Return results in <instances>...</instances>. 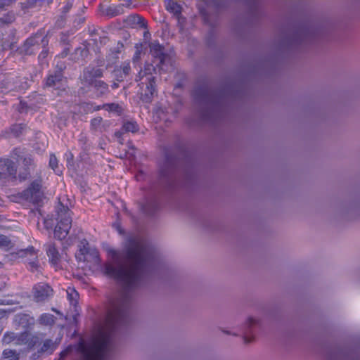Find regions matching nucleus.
Segmentation results:
<instances>
[{
	"label": "nucleus",
	"mask_w": 360,
	"mask_h": 360,
	"mask_svg": "<svg viewBox=\"0 0 360 360\" xmlns=\"http://www.w3.org/2000/svg\"><path fill=\"white\" fill-rule=\"evenodd\" d=\"M72 4L68 1L67 4L64 6V11L63 13H65L69 11L70 8H71Z\"/></svg>",
	"instance_id": "37998d69"
},
{
	"label": "nucleus",
	"mask_w": 360,
	"mask_h": 360,
	"mask_svg": "<svg viewBox=\"0 0 360 360\" xmlns=\"http://www.w3.org/2000/svg\"><path fill=\"white\" fill-rule=\"evenodd\" d=\"M65 68V65L63 64L60 65L59 67L60 71L55 72L53 75H49L46 79L45 85L46 86H53L56 85L57 83L60 82L63 79V74L62 71Z\"/></svg>",
	"instance_id": "4468645a"
},
{
	"label": "nucleus",
	"mask_w": 360,
	"mask_h": 360,
	"mask_svg": "<svg viewBox=\"0 0 360 360\" xmlns=\"http://www.w3.org/2000/svg\"><path fill=\"white\" fill-rule=\"evenodd\" d=\"M15 321L25 328H29L34 323V318L26 314H17Z\"/></svg>",
	"instance_id": "f3484780"
},
{
	"label": "nucleus",
	"mask_w": 360,
	"mask_h": 360,
	"mask_svg": "<svg viewBox=\"0 0 360 360\" xmlns=\"http://www.w3.org/2000/svg\"><path fill=\"white\" fill-rule=\"evenodd\" d=\"M70 210L61 202L56 207L57 224L54 229V236L58 240L64 239L68 234L72 226Z\"/></svg>",
	"instance_id": "423d86ee"
},
{
	"label": "nucleus",
	"mask_w": 360,
	"mask_h": 360,
	"mask_svg": "<svg viewBox=\"0 0 360 360\" xmlns=\"http://www.w3.org/2000/svg\"><path fill=\"white\" fill-rule=\"evenodd\" d=\"M46 255L49 257V262L53 265H58L60 261V254L54 244H49L46 248Z\"/></svg>",
	"instance_id": "ddd939ff"
},
{
	"label": "nucleus",
	"mask_w": 360,
	"mask_h": 360,
	"mask_svg": "<svg viewBox=\"0 0 360 360\" xmlns=\"http://www.w3.org/2000/svg\"><path fill=\"white\" fill-rule=\"evenodd\" d=\"M87 32L91 37H93L96 34L97 30L94 25H89L87 27Z\"/></svg>",
	"instance_id": "e433bc0d"
},
{
	"label": "nucleus",
	"mask_w": 360,
	"mask_h": 360,
	"mask_svg": "<svg viewBox=\"0 0 360 360\" xmlns=\"http://www.w3.org/2000/svg\"><path fill=\"white\" fill-rule=\"evenodd\" d=\"M60 340L61 338H57L54 342L50 339L45 340L40 349V352L52 354L58 347Z\"/></svg>",
	"instance_id": "dca6fc26"
},
{
	"label": "nucleus",
	"mask_w": 360,
	"mask_h": 360,
	"mask_svg": "<svg viewBox=\"0 0 360 360\" xmlns=\"http://www.w3.org/2000/svg\"><path fill=\"white\" fill-rule=\"evenodd\" d=\"M42 179L41 177L32 181L27 188L23 190L20 196L24 200L29 202L34 205H39L42 201L43 192Z\"/></svg>",
	"instance_id": "6e6552de"
},
{
	"label": "nucleus",
	"mask_w": 360,
	"mask_h": 360,
	"mask_svg": "<svg viewBox=\"0 0 360 360\" xmlns=\"http://www.w3.org/2000/svg\"><path fill=\"white\" fill-rule=\"evenodd\" d=\"M84 18L79 19V23H84Z\"/></svg>",
	"instance_id": "de8ad7c7"
},
{
	"label": "nucleus",
	"mask_w": 360,
	"mask_h": 360,
	"mask_svg": "<svg viewBox=\"0 0 360 360\" xmlns=\"http://www.w3.org/2000/svg\"><path fill=\"white\" fill-rule=\"evenodd\" d=\"M128 313L126 309L120 307H113L108 311L105 316V328L106 330L101 332L91 345L83 340H80L79 342L84 343L93 356L103 360V352L107 349L112 335L120 326L128 321Z\"/></svg>",
	"instance_id": "20e7f679"
},
{
	"label": "nucleus",
	"mask_w": 360,
	"mask_h": 360,
	"mask_svg": "<svg viewBox=\"0 0 360 360\" xmlns=\"http://www.w3.org/2000/svg\"><path fill=\"white\" fill-rule=\"evenodd\" d=\"M130 70V63L129 62H124L121 65L120 68L116 70V76L120 77V80H122L123 77H127L129 74Z\"/></svg>",
	"instance_id": "5701e85b"
},
{
	"label": "nucleus",
	"mask_w": 360,
	"mask_h": 360,
	"mask_svg": "<svg viewBox=\"0 0 360 360\" xmlns=\"http://www.w3.org/2000/svg\"><path fill=\"white\" fill-rule=\"evenodd\" d=\"M134 6H136L132 5V1H128L127 5L123 4L105 5L103 3H100L98 10L102 15L108 18H113L122 14L124 12V7L130 8Z\"/></svg>",
	"instance_id": "9d476101"
},
{
	"label": "nucleus",
	"mask_w": 360,
	"mask_h": 360,
	"mask_svg": "<svg viewBox=\"0 0 360 360\" xmlns=\"http://www.w3.org/2000/svg\"><path fill=\"white\" fill-rule=\"evenodd\" d=\"M49 165L56 174L60 175L62 174V171L58 168V160L54 154L50 155Z\"/></svg>",
	"instance_id": "a878e982"
},
{
	"label": "nucleus",
	"mask_w": 360,
	"mask_h": 360,
	"mask_svg": "<svg viewBox=\"0 0 360 360\" xmlns=\"http://www.w3.org/2000/svg\"><path fill=\"white\" fill-rule=\"evenodd\" d=\"M68 52H69V49L68 48H65L64 49V50L58 55L60 58H65L68 56Z\"/></svg>",
	"instance_id": "79ce46f5"
},
{
	"label": "nucleus",
	"mask_w": 360,
	"mask_h": 360,
	"mask_svg": "<svg viewBox=\"0 0 360 360\" xmlns=\"http://www.w3.org/2000/svg\"><path fill=\"white\" fill-rule=\"evenodd\" d=\"M67 298L70 304L73 307H76L78 304L79 295L78 292L72 287H68L66 290Z\"/></svg>",
	"instance_id": "6ab92c4d"
},
{
	"label": "nucleus",
	"mask_w": 360,
	"mask_h": 360,
	"mask_svg": "<svg viewBox=\"0 0 360 360\" xmlns=\"http://www.w3.org/2000/svg\"><path fill=\"white\" fill-rule=\"evenodd\" d=\"M55 316L49 313L42 314L39 318V323L44 326H52L55 323Z\"/></svg>",
	"instance_id": "412c9836"
},
{
	"label": "nucleus",
	"mask_w": 360,
	"mask_h": 360,
	"mask_svg": "<svg viewBox=\"0 0 360 360\" xmlns=\"http://www.w3.org/2000/svg\"><path fill=\"white\" fill-rule=\"evenodd\" d=\"M3 304V302H0V304Z\"/></svg>",
	"instance_id": "3c124183"
},
{
	"label": "nucleus",
	"mask_w": 360,
	"mask_h": 360,
	"mask_svg": "<svg viewBox=\"0 0 360 360\" xmlns=\"http://www.w3.org/2000/svg\"><path fill=\"white\" fill-rule=\"evenodd\" d=\"M84 105L85 108H86L88 110H91V112L94 111H98L101 109H104V104L103 105H94L93 103H84Z\"/></svg>",
	"instance_id": "473e14b6"
},
{
	"label": "nucleus",
	"mask_w": 360,
	"mask_h": 360,
	"mask_svg": "<svg viewBox=\"0 0 360 360\" xmlns=\"http://www.w3.org/2000/svg\"><path fill=\"white\" fill-rule=\"evenodd\" d=\"M103 77V70L95 67H86L81 77L82 83L89 86H94L96 91V97H101L108 91V85L97 78Z\"/></svg>",
	"instance_id": "39448f33"
},
{
	"label": "nucleus",
	"mask_w": 360,
	"mask_h": 360,
	"mask_svg": "<svg viewBox=\"0 0 360 360\" xmlns=\"http://www.w3.org/2000/svg\"><path fill=\"white\" fill-rule=\"evenodd\" d=\"M122 129L126 132H136L139 130V126L136 122L127 121L122 125Z\"/></svg>",
	"instance_id": "bb28decb"
},
{
	"label": "nucleus",
	"mask_w": 360,
	"mask_h": 360,
	"mask_svg": "<svg viewBox=\"0 0 360 360\" xmlns=\"http://www.w3.org/2000/svg\"><path fill=\"white\" fill-rule=\"evenodd\" d=\"M73 350V346L70 345L63 349L59 354V360H64Z\"/></svg>",
	"instance_id": "2f4dec72"
},
{
	"label": "nucleus",
	"mask_w": 360,
	"mask_h": 360,
	"mask_svg": "<svg viewBox=\"0 0 360 360\" xmlns=\"http://www.w3.org/2000/svg\"><path fill=\"white\" fill-rule=\"evenodd\" d=\"M89 53V51L86 46L78 47L75 50L74 60L77 61L79 60H84Z\"/></svg>",
	"instance_id": "4be33fe9"
},
{
	"label": "nucleus",
	"mask_w": 360,
	"mask_h": 360,
	"mask_svg": "<svg viewBox=\"0 0 360 360\" xmlns=\"http://www.w3.org/2000/svg\"><path fill=\"white\" fill-rule=\"evenodd\" d=\"M30 334L28 333H22L20 334V338H19V340H21L22 341L27 340Z\"/></svg>",
	"instance_id": "ea45409f"
},
{
	"label": "nucleus",
	"mask_w": 360,
	"mask_h": 360,
	"mask_svg": "<svg viewBox=\"0 0 360 360\" xmlns=\"http://www.w3.org/2000/svg\"><path fill=\"white\" fill-rule=\"evenodd\" d=\"M211 94V90L205 85L196 88L194 91V96L196 99H207Z\"/></svg>",
	"instance_id": "a211bd4d"
},
{
	"label": "nucleus",
	"mask_w": 360,
	"mask_h": 360,
	"mask_svg": "<svg viewBox=\"0 0 360 360\" xmlns=\"http://www.w3.org/2000/svg\"><path fill=\"white\" fill-rule=\"evenodd\" d=\"M121 135H122V132H120V131H117V132H115V136H116L117 138H120Z\"/></svg>",
	"instance_id": "a18cd8bd"
},
{
	"label": "nucleus",
	"mask_w": 360,
	"mask_h": 360,
	"mask_svg": "<svg viewBox=\"0 0 360 360\" xmlns=\"http://www.w3.org/2000/svg\"><path fill=\"white\" fill-rule=\"evenodd\" d=\"M155 251L151 246L139 240L131 239L126 249L127 259L133 262L130 269L115 267L110 264H105L103 274L123 283L127 287H131L140 279L142 269L155 260Z\"/></svg>",
	"instance_id": "f257e3e1"
},
{
	"label": "nucleus",
	"mask_w": 360,
	"mask_h": 360,
	"mask_svg": "<svg viewBox=\"0 0 360 360\" xmlns=\"http://www.w3.org/2000/svg\"><path fill=\"white\" fill-rule=\"evenodd\" d=\"M165 8L179 21L181 18L182 7L178 1H166Z\"/></svg>",
	"instance_id": "2eb2a0df"
},
{
	"label": "nucleus",
	"mask_w": 360,
	"mask_h": 360,
	"mask_svg": "<svg viewBox=\"0 0 360 360\" xmlns=\"http://www.w3.org/2000/svg\"><path fill=\"white\" fill-rule=\"evenodd\" d=\"M19 354L12 349H6L3 351V360H18Z\"/></svg>",
	"instance_id": "cd10ccee"
},
{
	"label": "nucleus",
	"mask_w": 360,
	"mask_h": 360,
	"mask_svg": "<svg viewBox=\"0 0 360 360\" xmlns=\"http://www.w3.org/2000/svg\"><path fill=\"white\" fill-rule=\"evenodd\" d=\"M49 51L47 49H44L39 55V58H45L48 56Z\"/></svg>",
	"instance_id": "58836bf2"
},
{
	"label": "nucleus",
	"mask_w": 360,
	"mask_h": 360,
	"mask_svg": "<svg viewBox=\"0 0 360 360\" xmlns=\"http://www.w3.org/2000/svg\"><path fill=\"white\" fill-rule=\"evenodd\" d=\"M15 335L14 333H6L3 336V342L5 343H10L15 340Z\"/></svg>",
	"instance_id": "f704fd0d"
},
{
	"label": "nucleus",
	"mask_w": 360,
	"mask_h": 360,
	"mask_svg": "<svg viewBox=\"0 0 360 360\" xmlns=\"http://www.w3.org/2000/svg\"><path fill=\"white\" fill-rule=\"evenodd\" d=\"M10 245V240L6 236L0 234V248H8Z\"/></svg>",
	"instance_id": "72a5a7b5"
},
{
	"label": "nucleus",
	"mask_w": 360,
	"mask_h": 360,
	"mask_svg": "<svg viewBox=\"0 0 360 360\" xmlns=\"http://www.w3.org/2000/svg\"><path fill=\"white\" fill-rule=\"evenodd\" d=\"M150 53L153 57V63H146L143 69H141L136 78V82L141 84H146V91L144 97L150 101L156 92L155 77L156 70L160 74L162 72L168 71L167 62L169 60L167 54L165 52V47L158 41H155L149 44Z\"/></svg>",
	"instance_id": "7ed1b4c3"
},
{
	"label": "nucleus",
	"mask_w": 360,
	"mask_h": 360,
	"mask_svg": "<svg viewBox=\"0 0 360 360\" xmlns=\"http://www.w3.org/2000/svg\"><path fill=\"white\" fill-rule=\"evenodd\" d=\"M75 257L78 262L86 263L89 269L98 266L101 263L99 252L96 248L90 247L86 239L81 240Z\"/></svg>",
	"instance_id": "0eeeda50"
},
{
	"label": "nucleus",
	"mask_w": 360,
	"mask_h": 360,
	"mask_svg": "<svg viewBox=\"0 0 360 360\" xmlns=\"http://www.w3.org/2000/svg\"><path fill=\"white\" fill-rule=\"evenodd\" d=\"M247 323L250 327H252L256 323V320L252 317H249L247 320Z\"/></svg>",
	"instance_id": "4c0bfd02"
},
{
	"label": "nucleus",
	"mask_w": 360,
	"mask_h": 360,
	"mask_svg": "<svg viewBox=\"0 0 360 360\" xmlns=\"http://www.w3.org/2000/svg\"><path fill=\"white\" fill-rule=\"evenodd\" d=\"M6 311L5 310L0 309V316L3 317L6 315Z\"/></svg>",
	"instance_id": "c03bdc74"
},
{
	"label": "nucleus",
	"mask_w": 360,
	"mask_h": 360,
	"mask_svg": "<svg viewBox=\"0 0 360 360\" xmlns=\"http://www.w3.org/2000/svg\"><path fill=\"white\" fill-rule=\"evenodd\" d=\"M24 128L25 124H15L11 127L10 130L14 136L18 137L22 134Z\"/></svg>",
	"instance_id": "c85d7f7f"
},
{
	"label": "nucleus",
	"mask_w": 360,
	"mask_h": 360,
	"mask_svg": "<svg viewBox=\"0 0 360 360\" xmlns=\"http://www.w3.org/2000/svg\"><path fill=\"white\" fill-rule=\"evenodd\" d=\"M28 4H30V6H32L34 3L37 1H27Z\"/></svg>",
	"instance_id": "49530a36"
},
{
	"label": "nucleus",
	"mask_w": 360,
	"mask_h": 360,
	"mask_svg": "<svg viewBox=\"0 0 360 360\" xmlns=\"http://www.w3.org/2000/svg\"><path fill=\"white\" fill-rule=\"evenodd\" d=\"M205 5L202 6L201 4L198 5V8L199 9V12L200 15L202 16L203 21L205 24L209 23V15L207 12L206 11V8L208 7L210 1H204ZM214 3H219L220 1H213Z\"/></svg>",
	"instance_id": "393cba45"
},
{
	"label": "nucleus",
	"mask_w": 360,
	"mask_h": 360,
	"mask_svg": "<svg viewBox=\"0 0 360 360\" xmlns=\"http://www.w3.org/2000/svg\"><path fill=\"white\" fill-rule=\"evenodd\" d=\"M4 4H0V9L1 10L4 8Z\"/></svg>",
	"instance_id": "09e8293b"
},
{
	"label": "nucleus",
	"mask_w": 360,
	"mask_h": 360,
	"mask_svg": "<svg viewBox=\"0 0 360 360\" xmlns=\"http://www.w3.org/2000/svg\"><path fill=\"white\" fill-rule=\"evenodd\" d=\"M255 339V337L252 335L251 337H248V335H244L243 340L245 343L251 342Z\"/></svg>",
	"instance_id": "a19ab883"
},
{
	"label": "nucleus",
	"mask_w": 360,
	"mask_h": 360,
	"mask_svg": "<svg viewBox=\"0 0 360 360\" xmlns=\"http://www.w3.org/2000/svg\"><path fill=\"white\" fill-rule=\"evenodd\" d=\"M15 20V15L13 12H8L4 14L3 17L0 18V23L1 25H8L13 22Z\"/></svg>",
	"instance_id": "c756f323"
},
{
	"label": "nucleus",
	"mask_w": 360,
	"mask_h": 360,
	"mask_svg": "<svg viewBox=\"0 0 360 360\" xmlns=\"http://www.w3.org/2000/svg\"><path fill=\"white\" fill-rule=\"evenodd\" d=\"M134 22H136L140 27L147 29L148 22L144 18L139 15H133L131 16Z\"/></svg>",
	"instance_id": "7c9ffc66"
},
{
	"label": "nucleus",
	"mask_w": 360,
	"mask_h": 360,
	"mask_svg": "<svg viewBox=\"0 0 360 360\" xmlns=\"http://www.w3.org/2000/svg\"><path fill=\"white\" fill-rule=\"evenodd\" d=\"M76 349L79 353L83 355L85 360H102L93 356L82 342H78Z\"/></svg>",
	"instance_id": "aec40b11"
},
{
	"label": "nucleus",
	"mask_w": 360,
	"mask_h": 360,
	"mask_svg": "<svg viewBox=\"0 0 360 360\" xmlns=\"http://www.w3.org/2000/svg\"><path fill=\"white\" fill-rule=\"evenodd\" d=\"M41 36L42 34L41 33L37 32L34 35L27 38L23 44L21 52H23L25 54H32L33 53L32 47L38 43L39 39L41 38Z\"/></svg>",
	"instance_id": "f8f14e48"
},
{
	"label": "nucleus",
	"mask_w": 360,
	"mask_h": 360,
	"mask_svg": "<svg viewBox=\"0 0 360 360\" xmlns=\"http://www.w3.org/2000/svg\"><path fill=\"white\" fill-rule=\"evenodd\" d=\"M102 118L101 117H96L94 118L91 120V126L92 128L96 129L98 126H99L101 124Z\"/></svg>",
	"instance_id": "c9c22d12"
},
{
	"label": "nucleus",
	"mask_w": 360,
	"mask_h": 360,
	"mask_svg": "<svg viewBox=\"0 0 360 360\" xmlns=\"http://www.w3.org/2000/svg\"><path fill=\"white\" fill-rule=\"evenodd\" d=\"M3 266H4V264L1 262H0V269L3 268Z\"/></svg>",
	"instance_id": "8fccbe9b"
},
{
	"label": "nucleus",
	"mask_w": 360,
	"mask_h": 360,
	"mask_svg": "<svg viewBox=\"0 0 360 360\" xmlns=\"http://www.w3.org/2000/svg\"><path fill=\"white\" fill-rule=\"evenodd\" d=\"M32 294L36 302H44L53 295V289L46 283H39L33 287Z\"/></svg>",
	"instance_id": "9b49d317"
},
{
	"label": "nucleus",
	"mask_w": 360,
	"mask_h": 360,
	"mask_svg": "<svg viewBox=\"0 0 360 360\" xmlns=\"http://www.w3.org/2000/svg\"><path fill=\"white\" fill-rule=\"evenodd\" d=\"M19 257L27 265L29 271L34 273L39 271V262L38 259V251L33 246H29L26 249L18 251Z\"/></svg>",
	"instance_id": "1a4fd4ad"
},
{
	"label": "nucleus",
	"mask_w": 360,
	"mask_h": 360,
	"mask_svg": "<svg viewBox=\"0 0 360 360\" xmlns=\"http://www.w3.org/2000/svg\"><path fill=\"white\" fill-rule=\"evenodd\" d=\"M104 110L109 112L116 113L117 115H121L122 113V107L118 103H105Z\"/></svg>",
	"instance_id": "b1692460"
},
{
	"label": "nucleus",
	"mask_w": 360,
	"mask_h": 360,
	"mask_svg": "<svg viewBox=\"0 0 360 360\" xmlns=\"http://www.w3.org/2000/svg\"><path fill=\"white\" fill-rule=\"evenodd\" d=\"M11 157L21 161L18 168L15 162L8 157H0V188L17 181L24 182L30 179L32 170L37 166L33 155L25 153V148L15 147L11 151Z\"/></svg>",
	"instance_id": "f03ea898"
}]
</instances>
